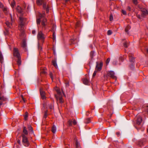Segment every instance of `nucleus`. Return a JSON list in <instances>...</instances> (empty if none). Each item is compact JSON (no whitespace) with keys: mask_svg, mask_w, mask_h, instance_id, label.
<instances>
[{"mask_svg":"<svg viewBox=\"0 0 148 148\" xmlns=\"http://www.w3.org/2000/svg\"><path fill=\"white\" fill-rule=\"evenodd\" d=\"M45 15V13L42 14L39 13V18L37 19L36 22L38 25H40V20L42 19L41 25L42 29L45 30L46 29V25L47 24V20L44 18Z\"/></svg>","mask_w":148,"mask_h":148,"instance_id":"1","label":"nucleus"},{"mask_svg":"<svg viewBox=\"0 0 148 148\" xmlns=\"http://www.w3.org/2000/svg\"><path fill=\"white\" fill-rule=\"evenodd\" d=\"M22 143L24 146L28 147L29 144V142L27 138L24 134L22 135Z\"/></svg>","mask_w":148,"mask_h":148,"instance_id":"2","label":"nucleus"},{"mask_svg":"<svg viewBox=\"0 0 148 148\" xmlns=\"http://www.w3.org/2000/svg\"><path fill=\"white\" fill-rule=\"evenodd\" d=\"M20 24L18 25L19 29L21 31H23L24 29V25L25 23V19L22 17H19Z\"/></svg>","mask_w":148,"mask_h":148,"instance_id":"3","label":"nucleus"},{"mask_svg":"<svg viewBox=\"0 0 148 148\" xmlns=\"http://www.w3.org/2000/svg\"><path fill=\"white\" fill-rule=\"evenodd\" d=\"M37 38L38 40H41L44 42L45 38L44 35L42 31L39 32L37 35Z\"/></svg>","mask_w":148,"mask_h":148,"instance_id":"4","label":"nucleus"},{"mask_svg":"<svg viewBox=\"0 0 148 148\" xmlns=\"http://www.w3.org/2000/svg\"><path fill=\"white\" fill-rule=\"evenodd\" d=\"M103 65L102 62H97L95 70L97 71H100Z\"/></svg>","mask_w":148,"mask_h":148,"instance_id":"5","label":"nucleus"},{"mask_svg":"<svg viewBox=\"0 0 148 148\" xmlns=\"http://www.w3.org/2000/svg\"><path fill=\"white\" fill-rule=\"evenodd\" d=\"M58 94L59 96L58 97H56V98L57 100V101L58 102V101L60 103H62L64 102V100L62 99V97L60 95V92L58 90H57Z\"/></svg>","mask_w":148,"mask_h":148,"instance_id":"6","label":"nucleus"},{"mask_svg":"<svg viewBox=\"0 0 148 148\" xmlns=\"http://www.w3.org/2000/svg\"><path fill=\"white\" fill-rule=\"evenodd\" d=\"M36 3L38 5H41L43 4V6L44 8L45 9L46 8V4L43 0H37Z\"/></svg>","mask_w":148,"mask_h":148,"instance_id":"7","label":"nucleus"},{"mask_svg":"<svg viewBox=\"0 0 148 148\" xmlns=\"http://www.w3.org/2000/svg\"><path fill=\"white\" fill-rule=\"evenodd\" d=\"M7 100V99L1 95H0V108L1 106L3 104V102L6 101Z\"/></svg>","mask_w":148,"mask_h":148,"instance_id":"8","label":"nucleus"},{"mask_svg":"<svg viewBox=\"0 0 148 148\" xmlns=\"http://www.w3.org/2000/svg\"><path fill=\"white\" fill-rule=\"evenodd\" d=\"M40 94L41 96V98L43 99H46V97L45 96V93L43 90L42 88H41L40 89Z\"/></svg>","mask_w":148,"mask_h":148,"instance_id":"9","label":"nucleus"},{"mask_svg":"<svg viewBox=\"0 0 148 148\" xmlns=\"http://www.w3.org/2000/svg\"><path fill=\"white\" fill-rule=\"evenodd\" d=\"M107 75L113 79H114L116 77V76L114 75V72L112 71H108L107 73Z\"/></svg>","mask_w":148,"mask_h":148,"instance_id":"10","label":"nucleus"},{"mask_svg":"<svg viewBox=\"0 0 148 148\" xmlns=\"http://www.w3.org/2000/svg\"><path fill=\"white\" fill-rule=\"evenodd\" d=\"M21 46L23 49L25 51L27 50V44L26 40H23Z\"/></svg>","mask_w":148,"mask_h":148,"instance_id":"11","label":"nucleus"},{"mask_svg":"<svg viewBox=\"0 0 148 148\" xmlns=\"http://www.w3.org/2000/svg\"><path fill=\"white\" fill-rule=\"evenodd\" d=\"M142 121V118L141 116H137V119L136 120V124L139 125H140Z\"/></svg>","mask_w":148,"mask_h":148,"instance_id":"12","label":"nucleus"},{"mask_svg":"<svg viewBox=\"0 0 148 148\" xmlns=\"http://www.w3.org/2000/svg\"><path fill=\"white\" fill-rule=\"evenodd\" d=\"M14 56H19L20 54L18 49L14 48L13 50Z\"/></svg>","mask_w":148,"mask_h":148,"instance_id":"13","label":"nucleus"},{"mask_svg":"<svg viewBox=\"0 0 148 148\" xmlns=\"http://www.w3.org/2000/svg\"><path fill=\"white\" fill-rule=\"evenodd\" d=\"M16 58L17 60V62L18 65H20L21 64V56H16Z\"/></svg>","mask_w":148,"mask_h":148,"instance_id":"14","label":"nucleus"},{"mask_svg":"<svg viewBox=\"0 0 148 148\" xmlns=\"http://www.w3.org/2000/svg\"><path fill=\"white\" fill-rule=\"evenodd\" d=\"M57 62V58H55L54 60H53L52 61V63L53 65L56 68L58 67V66L56 63Z\"/></svg>","mask_w":148,"mask_h":148,"instance_id":"15","label":"nucleus"},{"mask_svg":"<svg viewBox=\"0 0 148 148\" xmlns=\"http://www.w3.org/2000/svg\"><path fill=\"white\" fill-rule=\"evenodd\" d=\"M83 83L86 85H88L89 83L88 80L86 78H84L82 79Z\"/></svg>","mask_w":148,"mask_h":148,"instance_id":"16","label":"nucleus"},{"mask_svg":"<svg viewBox=\"0 0 148 148\" xmlns=\"http://www.w3.org/2000/svg\"><path fill=\"white\" fill-rule=\"evenodd\" d=\"M142 13L141 14V16H143L146 14H147L148 11L146 10H144L141 11Z\"/></svg>","mask_w":148,"mask_h":148,"instance_id":"17","label":"nucleus"},{"mask_svg":"<svg viewBox=\"0 0 148 148\" xmlns=\"http://www.w3.org/2000/svg\"><path fill=\"white\" fill-rule=\"evenodd\" d=\"M129 59L131 62H133L135 61V58L133 57V56H130Z\"/></svg>","mask_w":148,"mask_h":148,"instance_id":"18","label":"nucleus"},{"mask_svg":"<svg viewBox=\"0 0 148 148\" xmlns=\"http://www.w3.org/2000/svg\"><path fill=\"white\" fill-rule=\"evenodd\" d=\"M5 24L8 27L10 28L12 27V24L11 23H10L9 21H7L5 22Z\"/></svg>","mask_w":148,"mask_h":148,"instance_id":"19","label":"nucleus"},{"mask_svg":"<svg viewBox=\"0 0 148 148\" xmlns=\"http://www.w3.org/2000/svg\"><path fill=\"white\" fill-rule=\"evenodd\" d=\"M131 28L130 26V25H128L125 28V31L127 34H128V31Z\"/></svg>","mask_w":148,"mask_h":148,"instance_id":"20","label":"nucleus"},{"mask_svg":"<svg viewBox=\"0 0 148 148\" xmlns=\"http://www.w3.org/2000/svg\"><path fill=\"white\" fill-rule=\"evenodd\" d=\"M56 128L55 126L53 125L52 128V132L53 133H56Z\"/></svg>","mask_w":148,"mask_h":148,"instance_id":"21","label":"nucleus"},{"mask_svg":"<svg viewBox=\"0 0 148 148\" xmlns=\"http://www.w3.org/2000/svg\"><path fill=\"white\" fill-rule=\"evenodd\" d=\"M3 11L6 14H8V10L7 8L4 7L3 9Z\"/></svg>","mask_w":148,"mask_h":148,"instance_id":"22","label":"nucleus"},{"mask_svg":"<svg viewBox=\"0 0 148 148\" xmlns=\"http://www.w3.org/2000/svg\"><path fill=\"white\" fill-rule=\"evenodd\" d=\"M23 132L25 135H27L28 134V132L25 127H24L23 128Z\"/></svg>","mask_w":148,"mask_h":148,"instance_id":"23","label":"nucleus"},{"mask_svg":"<svg viewBox=\"0 0 148 148\" xmlns=\"http://www.w3.org/2000/svg\"><path fill=\"white\" fill-rule=\"evenodd\" d=\"M75 148H79L80 146L79 144L78 143L77 140H76L75 143Z\"/></svg>","mask_w":148,"mask_h":148,"instance_id":"24","label":"nucleus"},{"mask_svg":"<svg viewBox=\"0 0 148 148\" xmlns=\"http://www.w3.org/2000/svg\"><path fill=\"white\" fill-rule=\"evenodd\" d=\"M17 10L20 13H21L22 12V10L21 8L19 6H18L17 8Z\"/></svg>","mask_w":148,"mask_h":148,"instance_id":"25","label":"nucleus"},{"mask_svg":"<svg viewBox=\"0 0 148 148\" xmlns=\"http://www.w3.org/2000/svg\"><path fill=\"white\" fill-rule=\"evenodd\" d=\"M90 122V119L89 118H88L86 119L85 120V122L86 123H88Z\"/></svg>","mask_w":148,"mask_h":148,"instance_id":"26","label":"nucleus"},{"mask_svg":"<svg viewBox=\"0 0 148 148\" xmlns=\"http://www.w3.org/2000/svg\"><path fill=\"white\" fill-rule=\"evenodd\" d=\"M144 144V143L143 141H140L139 142L138 145H139L140 146H141L143 145Z\"/></svg>","mask_w":148,"mask_h":148,"instance_id":"27","label":"nucleus"},{"mask_svg":"<svg viewBox=\"0 0 148 148\" xmlns=\"http://www.w3.org/2000/svg\"><path fill=\"white\" fill-rule=\"evenodd\" d=\"M28 130L30 131L31 132H33V131L32 130V127H31V125H28Z\"/></svg>","mask_w":148,"mask_h":148,"instance_id":"28","label":"nucleus"},{"mask_svg":"<svg viewBox=\"0 0 148 148\" xmlns=\"http://www.w3.org/2000/svg\"><path fill=\"white\" fill-rule=\"evenodd\" d=\"M15 1L14 0H13L11 3V5L12 8H13V7H14V6L15 4Z\"/></svg>","mask_w":148,"mask_h":148,"instance_id":"29","label":"nucleus"},{"mask_svg":"<svg viewBox=\"0 0 148 148\" xmlns=\"http://www.w3.org/2000/svg\"><path fill=\"white\" fill-rule=\"evenodd\" d=\"M3 56H0V62L1 64H3Z\"/></svg>","mask_w":148,"mask_h":148,"instance_id":"30","label":"nucleus"},{"mask_svg":"<svg viewBox=\"0 0 148 148\" xmlns=\"http://www.w3.org/2000/svg\"><path fill=\"white\" fill-rule=\"evenodd\" d=\"M28 113L27 112H26L25 113V114L24 116V119L25 120H26L27 119V118L28 116Z\"/></svg>","mask_w":148,"mask_h":148,"instance_id":"31","label":"nucleus"},{"mask_svg":"<svg viewBox=\"0 0 148 148\" xmlns=\"http://www.w3.org/2000/svg\"><path fill=\"white\" fill-rule=\"evenodd\" d=\"M41 73L43 74H45L46 73V72L45 71V69H44L41 70Z\"/></svg>","mask_w":148,"mask_h":148,"instance_id":"32","label":"nucleus"},{"mask_svg":"<svg viewBox=\"0 0 148 148\" xmlns=\"http://www.w3.org/2000/svg\"><path fill=\"white\" fill-rule=\"evenodd\" d=\"M72 121L71 120H69L68 122V123L69 126H72Z\"/></svg>","mask_w":148,"mask_h":148,"instance_id":"33","label":"nucleus"},{"mask_svg":"<svg viewBox=\"0 0 148 148\" xmlns=\"http://www.w3.org/2000/svg\"><path fill=\"white\" fill-rule=\"evenodd\" d=\"M133 2L135 5H136L138 3L137 0H133Z\"/></svg>","mask_w":148,"mask_h":148,"instance_id":"34","label":"nucleus"},{"mask_svg":"<svg viewBox=\"0 0 148 148\" xmlns=\"http://www.w3.org/2000/svg\"><path fill=\"white\" fill-rule=\"evenodd\" d=\"M113 19V15L112 14H111L110 17V21H112Z\"/></svg>","mask_w":148,"mask_h":148,"instance_id":"35","label":"nucleus"},{"mask_svg":"<svg viewBox=\"0 0 148 148\" xmlns=\"http://www.w3.org/2000/svg\"><path fill=\"white\" fill-rule=\"evenodd\" d=\"M97 71H97V70H96L94 71V73H93V75H92V77H94L96 75V74H97Z\"/></svg>","mask_w":148,"mask_h":148,"instance_id":"36","label":"nucleus"},{"mask_svg":"<svg viewBox=\"0 0 148 148\" xmlns=\"http://www.w3.org/2000/svg\"><path fill=\"white\" fill-rule=\"evenodd\" d=\"M112 34V32L110 30H108V31L107 34L108 35H110Z\"/></svg>","mask_w":148,"mask_h":148,"instance_id":"37","label":"nucleus"},{"mask_svg":"<svg viewBox=\"0 0 148 148\" xmlns=\"http://www.w3.org/2000/svg\"><path fill=\"white\" fill-rule=\"evenodd\" d=\"M124 46L125 47L127 48L128 47V45L127 44V42H125L123 44Z\"/></svg>","mask_w":148,"mask_h":148,"instance_id":"38","label":"nucleus"},{"mask_svg":"<svg viewBox=\"0 0 148 148\" xmlns=\"http://www.w3.org/2000/svg\"><path fill=\"white\" fill-rule=\"evenodd\" d=\"M122 13L124 15H126V14H127V13H126V11L123 10H122Z\"/></svg>","mask_w":148,"mask_h":148,"instance_id":"39","label":"nucleus"},{"mask_svg":"<svg viewBox=\"0 0 148 148\" xmlns=\"http://www.w3.org/2000/svg\"><path fill=\"white\" fill-rule=\"evenodd\" d=\"M110 58H108L107 59V60H106V64H108L109 63V62L110 61Z\"/></svg>","mask_w":148,"mask_h":148,"instance_id":"40","label":"nucleus"},{"mask_svg":"<svg viewBox=\"0 0 148 148\" xmlns=\"http://www.w3.org/2000/svg\"><path fill=\"white\" fill-rule=\"evenodd\" d=\"M127 10L129 11H130L131 10V8L129 6H127Z\"/></svg>","mask_w":148,"mask_h":148,"instance_id":"41","label":"nucleus"},{"mask_svg":"<svg viewBox=\"0 0 148 148\" xmlns=\"http://www.w3.org/2000/svg\"><path fill=\"white\" fill-rule=\"evenodd\" d=\"M72 123L74 125H75L77 124V122L75 120H74L72 121Z\"/></svg>","mask_w":148,"mask_h":148,"instance_id":"42","label":"nucleus"},{"mask_svg":"<svg viewBox=\"0 0 148 148\" xmlns=\"http://www.w3.org/2000/svg\"><path fill=\"white\" fill-rule=\"evenodd\" d=\"M53 40H55V39L56 38V36L55 35V33L54 32L53 33Z\"/></svg>","mask_w":148,"mask_h":148,"instance_id":"43","label":"nucleus"},{"mask_svg":"<svg viewBox=\"0 0 148 148\" xmlns=\"http://www.w3.org/2000/svg\"><path fill=\"white\" fill-rule=\"evenodd\" d=\"M49 108L51 109H53V105L52 104H50V105H49Z\"/></svg>","mask_w":148,"mask_h":148,"instance_id":"44","label":"nucleus"},{"mask_svg":"<svg viewBox=\"0 0 148 148\" xmlns=\"http://www.w3.org/2000/svg\"><path fill=\"white\" fill-rule=\"evenodd\" d=\"M136 16H137V17L138 18H139L140 19L141 18V16L139 14H137Z\"/></svg>","mask_w":148,"mask_h":148,"instance_id":"45","label":"nucleus"},{"mask_svg":"<svg viewBox=\"0 0 148 148\" xmlns=\"http://www.w3.org/2000/svg\"><path fill=\"white\" fill-rule=\"evenodd\" d=\"M51 78L53 80V76H52V74L51 73H50L49 74Z\"/></svg>","mask_w":148,"mask_h":148,"instance_id":"46","label":"nucleus"},{"mask_svg":"<svg viewBox=\"0 0 148 148\" xmlns=\"http://www.w3.org/2000/svg\"><path fill=\"white\" fill-rule=\"evenodd\" d=\"M94 54V51H92L90 52V56H93Z\"/></svg>","mask_w":148,"mask_h":148,"instance_id":"47","label":"nucleus"},{"mask_svg":"<svg viewBox=\"0 0 148 148\" xmlns=\"http://www.w3.org/2000/svg\"><path fill=\"white\" fill-rule=\"evenodd\" d=\"M46 11L47 13H48L49 12V8L48 7H47L46 9Z\"/></svg>","mask_w":148,"mask_h":148,"instance_id":"48","label":"nucleus"},{"mask_svg":"<svg viewBox=\"0 0 148 148\" xmlns=\"http://www.w3.org/2000/svg\"><path fill=\"white\" fill-rule=\"evenodd\" d=\"M38 49L39 50H41L42 49V48L41 46H38Z\"/></svg>","mask_w":148,"mask_h":148,"instance_id":"49","label":"nucleus"},{"mask_svg":"<svg viewBox=\"0 0 148 148\" xmlns=\"http://www.w3.org/2000/svg\"><path fill=\"white\" fill-rule=\"evenodd\" d=\"M36 32V31L35 30H33L32 32V34H34Z\"/></svg>","mask_w":148,"mask_h":148,"instance_id":"50","label":"nucleus"},{"mask_svg":"<svg viewBox=\"0 0 148 148\" xmlns=\"http://www.w3.org/2000/svg\"><path fill=\"white\" fill-rule=\"evenodd\" d=\"M116 135L118 136H119L120 135V133L119 132H117L116 133Z\"/></svg>","mask_w":148,"mask_h":148,"instance_id":"51","label":"nucleus"},{"mask_svg":"<svg viewBox=\"0 0 148 148\" xmlns=\"http://www.w3.org/2000/svg\"><path fill=\"white\" fill-rule=\"evenodd\" d=\"M3 6V5L0 2V7L1 8Z\"/></svg>","mask_w":148,"mask_h":148,"instance_id":"52","label":"nucleus"},{"mask_svg":"<svg viewBox=\"0 0 148 148\" xmlns=\"http://www.w3.org/2000/svg\"><path fill=\"white\" fill-rule=\"evenodd\" d=\"M17 142L19 144H21V142H20V141L19 140H18V141H17Z\"/></svg>","mask_w":148,"mask_h":148,"instance_id":"53","label":"nucleus"},{"mask_svg":"<svg viewBox=\"0 0 148 148\" xmlns=\"http://www.w3.org/2000/svg\"><path fill=\"white\" fill-rule=\"evenodd\" d=\"M66 86L67 87L69 86V83H66Z\"/></svg>","mask_w":148,"mask_h":148,"instance_id":"54","label":"nucleus"},{"mask_svg":"<svg viewBox=\"0 0 148 148\" xmlns=\"http://www.w3.org/2000/svg\"><path fill=\"white\" fill-rule=\"evenodd\" d=\"M70 0H64L66 3H67L68 1H69Z\"/></svg>","mask_w":148,"mask_h":148,"instance_id":"55","label":"nucleus"},{"mask_svg":"<svg viewBox=\"0 0 148 148\" xmlns=\"http://www.w3.org/2000/svg\"><path fill=\"white\" fill-rule=\"evenodd\" d=\"M10 16H11V21H12V16H11V14H10Z\"/></svg>","mask_w":148,"mask_h":148,"instance_id":"56","label":"nucleus"},{"mask_svg":"<svg viewBox=\"0 0 148 148\" xmlns=\"http://www.w3.org/2000/svg\"><path fill=\"white\" fill-rule=\"evenodd\" d=\"M0 56H2V53L0 51Z\"/></svg>","mask_w":148,"mask_h":148,"instance_id":"57","label":"nucleus"},{"mask_svg":"<svg viewBox=\"0 0 148 148\" xmlns=\"http://www.w3.org/2000/svg\"><path fill=\"white\" fill-rule=\"evenodd\" d=\"M147 53H148V48L147 49Z\"/></svg>","mask_w":148,"mask_h":148,"instance_id":"58","label":"nucleus"},{"mask_svg":"<svg viewBox=\"0 0 148 148\" xmlns=\"http://www.w3.org/2000/svg\"><path fill=\"white\" fill-rule=\"evenodd\" d=\"M44 117L45 118H46V116L45 115V116H44Z\"/></svg>","mask_w":148,"mask_h":148,"instance_id":"59","label":"nucleus"},{"mask_svg":"<svg viewBox=\"0 0 148 148\" xmlns=\"http://www.w3.org/2000/svg\"><path fill=\"white\" fill-rule=\"evenodd\" d=\"M147 112H148V109L147 110Z\"/></svg>","mask_w":148,"mask_h":148,"instance_id":"60","label":"nucleus"},{"mask_svg":"<svg viewBox=\"0 0 148 148\" xmlns=\"http://www.w3.org/2000/svg\"><path fill=\"white\" fill-rule=\"evenodd\" d=\"M44 107H45V105H44Z\"/></svg>","mask_w":148,"mask_h":148,"instance_id":"61","label":"nucleus"},{"mask_svg":"<svg viewBox=\"0 0 148 148\" xmlns=\"http://www.w3.org/2000/svg\"><path fill=\"white\" fill-rule=\"evenodd\" d=\"M147 132H148V129H147Z\"/></svg>","mask_w":148,"mask_h":148,"instance_id":"62","label":"nucleus"},{"mask_svg":"<svg viewBox=\"0 0 148 148\" xmlns=\"http://www.w3.org/2000/svg\"><path fill=\"white\" fill-rule=\"evenodd\" d=\"M46 112L45 111V114H46Z\"/></svg>","mask_w":148,"mask_h":148,"instance_id":"63","label":"nucleus"},{"mask_svg":"<svg viewBox=\"0 0 148 148\" xmlns=\"http://www.w3.org/2000/svg\"><path fill=\"white\" fill-rule=\"evenodd\" d=\"M1 66V67H2V65ZM2 69V68H1V69Z\"/></svg>","mask_w":148,"mask_h":148,"instance_id":"64","label":"nucleus"}]
</instances>
